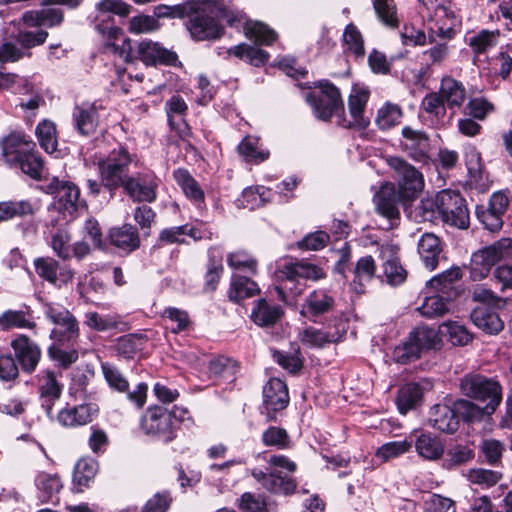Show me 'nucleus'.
<instances>
[{"label": "nucleus", "instance_id": "obj_2", "mask_svg": "<svg viewBox=\"0 0 512 512\" xmlns=\"http://www.w3.org/2000/svg\"><path fill=\"white\" fill-rule=\"evenodd\" d=\"M268 465L267 472L257 468L253 469L251 471L253 478L270 493L285 496L293 494L297 488L295 479L278 469L293 473L297 469L296 463L284 455H272L268 459Z\"/></svg>", "mask_w": 512, "mask_h": 512}, {"label": "nucleus", "instance_id": "obj_40", "mask_svg": "<svg viewBox=\"0 0 512 512\" xmlns=\"http://www.w3.org/2000/svg\"><path fill=\"white\" fill-rule=\"evenodd\" d=\"M75 127L82 135L92 134L97 126V109L94 105L77 106L73 113Z\"/></svg>", "mask_w": 512, "mask_h": 512}, {"label": "nucleus", "instance_id": "obj_54", "mask_svg": "<svg viewBox=\"0 0 512 512\" xmlns=\"http://www.w3.org/2000/svg\"><path fill=\"white\" fill-rule=\"evenodd\" d=\"M421 108L437 123L444 121L448 109L445 101L438 92L427 94L422 100Z\"/></svg>", "mask_w": 512, "mask_h": 512}, {"label": "nucleus", "instance_id": "obj_52", "mask_svg": "<svg viewBox=\"0 0 512 512\" xmlns=\"http://www.w3.org/2000/svg\"><path fill=\"white\" fill-rule=\"evenodd\" d=\"M36 136L39 145L47 153L51 154L57 150V132L53 122L49 120L41 121L36 127Z\"/></svg>", "mask_w": 512, "mask_h": 512}, {"label": "nucleus", "instance_id": "obj_56", "mask_svg": "<svg viewBox=\"0 0 512 512\" xmlns=\"http://www.w3.org/2000/svg\"><path fill=\"white\" fill-rule=\"evenodd\" d=\"M373 8L378 19L390 28L399 26L397 7L394 0H373Z\"/></svg>", "mask_w": 512, "mask_h": 512}, {"label": "nucleus", "instance_id": "obj_49", "mask_svg": "<svg viewBox=\"0 0 512 512\" xmlns=\"http://www.w3.org/2000/svg\"><path fill=\"white\" fill-rule=\"evenodd\" d=\"M34 212V206L29 200L0 202V221H6L14 217L33 215Z\"/></svg>", "mask_w": 512, "mask_h": 512}, {"label": "nucleus", "instance_id": "obj_58", "mask_svg": "<svg viewBox=\"0 0 512 512\" xmlns=\"http://www.w3.org/2000/svg\"><path fill=\"white\" fill-rule=\"evenodd\" d=\"M449 303L440 295L425 297L421 306L417 308L419 313L427 318L440 317L449 311Z\"/></svg>", "mask_w": 512, "mask_h": 512}, {"label": "nucleus", "instance_id": "obj_8", "mask_svg": "<svg viewBox=\"0 0 512 512\" xmlns=\"http://www.w3.org/2000/svg\"><path fill=\"white\" fill-rule=\"evenodd\" d=\"M387 163L394 171L400 197L407 201L418 197L424 188L422 173L406 160L397 156L389 157Z\"/></svg>", "mask_w": 512, "mask_h": 512}, {"label": "nucleus", "instance_id": "obj_57", "mask_svg": "<svg viewBox=\"0 0 512 512\" xmlns=\"http://www.w3.org/2000/svg\"><path fill=\"white\" fill-rule=\"evenodd\" d=\"M97 463L93 459L83 458L80 459L74 468L73 481L80 487H87L96 475Z\"/></svg>", "mask_w": 512, "mask_h": 512}, {"label": "nucleus", "instance_id": "obj_41", "mask_svg": "<svg viewBox=\"0 0 512 512\" xmlns=\"http://www.w3.org/2000/svg\"><path fill=\"white\" fill-rule=\"evenodd\" d=\"M435 15L437 17L436 28H430L431 33L440 38L451 39L454 35V28L458 25L454 12L439 4L436 7Z\"/></svg>", "mask_w": 512, "mask_h": 512}, {"label": "nucleus", "instance_id": "obj_53", "mask_svg": "<svg viewBox=\"0 0 512 512\" xmlns=\"http://www.w3.org/2000/svg\"><path fill=\"white\" fill-rule=\"evenodd\" d=\"M334 299L325 290H315L306 299V308L314 316L322 315L332 309Z\"/></svg>", "mask_w": 512, "mask_h": 512}, {"label": "nucleus", "instance_id": "obj_30", "mask_svg": "<svg viewBox=\"0 0 512 512\" xmlns=\"http://www.w3.org/2000/svg\"><path fill=\"white\" fill-rule=\"evenodd\" d=\"M281 306L271 304L265 299H259L251 312L252 321L261 327H268L276 324L283 316Z\"/></svg>", "mask_w": 512, "mask_h": 512}, {"label": "nucleus", "instance_id": "obj_24", "mask_svg": "<svg viewBox=\"0 0 512 512\" xmlns=\"http://www.w3.org/2000/svg\"><path fill=\"white\" fill-rule=\"evenodd\" d=\"M429 421L431 425L444 433L452 434L458 430L459 419L454 406L436 404L430 410Z\"/></svg>", "mask_w": 512, "mask_h": 512}, {"label": "nucleus", "instance_id": "obj_21", "mask_svg": "<svg viewBox=\"0 0 512 512\" xmlns=\"http://www.w3.org/2000/svg\"><path fill=\"white\" fill-rule=\"evenodd\" d=\"M187 28L196 41L216 39L223 30L217 20L205 12H198L190 17Z\"/></svg>", "mask_w": 512, "mask_h": 512}, {"label": "nucleus", "instance_id": "obj_36", "mask_svg": "<svg viewBox=\"0 0 512 512\" xmlns=\"http://www.w3.org/2000/svg\"><path fill=\"white\" fill-rule=\"evenodd\" d=\"M176 183L181 187L182 191L193 203L200 206L204 203V192L198 182L192 175L183 168H179L173 172Z\"/></svg>", "mask_w": 512, "mask_h": 512}, {"label": "nucleus", "instance_id": "obj_31", "mask_svg": "<svg viewBox=\"0 0 512 512\" xmlns=\"http://www.w3.org/2000/svg\"><path fill=\"white\" fill-rule=\"evenodd\" d=\"M470 319L475 326L487 334H498L504 327L499 315L487 307H476L470 314Z\"/></svg>", "mask_w": 512, "mask_h": 512}, {"label": "nucleus", "instance_id": "obj_6", "mask_svg": "<svg viewBox=\"0 0 512 512\" xmlns=\"http://www.w3.org/2000/svg\"><path fill=\"white\" fill-rule=\"evenodd\" d=\"M312 92L305 95V99L312 107L316 118L329 121L333 116H340L344 105L339 89L327 80L314 83Z\"/></svg>", "mask_w": 512, "mask_h": 512}, {"label": "nucleus", "instance_id": "obj_63", "mask_svg": "<svg viewBox=\"0 0 512 512\" xmlns=\"http://www.w3.org/2000/svg\"><path fill=\"white\" fill-rule=\"evenodd\" d=\"M343 40L347 48L357 57L363 58L365 55L364 41L357 27L350 23L346 26L343 34Z\"/></svg>", "mask_w": 512, "mask_h": 512}, {"label": "nucleus", "instance_id": "obj_20", "mask_svg": "<svg viewBox=\"0 0 512 512\" xmlns=\"http://www.w3.org/2000/svg\"><path fill=\"white\" fill-rule=\"evenodd\" d=\"M99 407L95 403L66 407L59 411L57 419L65 427L83 426L92 422L98 415Z\"/></svg>", "mask_w": 512, "mask_h": 512}, {"label": "nucleus", "instance_id": "obj_34", "mask_svg": "<svg viewBox=\"0 0 512 512\" xmlns=\"http://www.w3.org/2000/svg\"><path fill=\"white\" fill-rule=\"evenodd\" d=\"M494 255L489 247H484L472 254L469 274L473 281H480L488 276L492 267L496 264Z\"/></svg>", "mask_w": 512, "mask_h": 512}, {"label": "nucleus", "instance_id": "obj_7", "mask_svg": "<svg viewBox=\"0 0 512 512\" xmlns=\"http://www.w3.org/2000/svg\"><path fill=\"white\" fill-rule=\"evenodd\" d=\"M461 392L470 398L487 401V410L496 411L502 401V388L497 381L480 374H467L460 382Z\"/></svg>", "mask_w": 512, "mask_h": 512}, {"label": "nucleus", "instance_id": "obj_45", "mask_svg": "<svg viewBox=\"0 0 512 512\" xmlns=\"http://www.w3.org/2000/svg\"><path fill=\"white\" fill-rule=\"evenodd\" d=\"M237 149L245 161L255 164L261 163L269 157V151L262 147L259 138L253 136L245 137Z\"/></svg>", "mask_w": 512, "mask_h": 512}, {"label": "nucleus", "instance_id": "obj_55", "mask_svg": "<svg viewBox=\"0 0 512 512\" xmlns=\"http://www.w3.org/2000/svg\"><path fill=\"white\" fill-rule=\"evenodd\" d=\"M0 326L4 330L13 328H28L33 329L36 324L31 320L30 315L24 311L7 310L0 316Z\"/></svg>", "mask_w": 512, "mask_h": 512}, {"label": "nucleus", "instance_id": "obj_48", "mask_svg": "<svg viewBox=\"0 0 512 512\" xmlns=\"http://www.w3.org/2000/svg\"><path fill=\"white\" fill-rule=\"evenodd\" d=\"M185 236L191 237L194 241L201 238L197 229L186 224L163 229L159 234V241L166 244H183Z\"/></svg>", "mask_w": 512, "mask_h": 512}, {"label": "nucleus", "instance_id": "obj_33", "mask_svg": "<svg viewBox=\"0 0 512 512\" xmlns=\"http://www.w3.org/2000/svg\"><path fill=\"white\" fill-rule=\"evenodd\" d=\"M272 191L264 186H251L243 190L241 196L236 199L238 208L254 210L264 206L272 199Z\"/></svg>", "mask_w": 512, "mask_h": 512}, {"label": "nucleus", "instance_id": "obj_19", "mask_svg": "<svg viewBox=\"0 0 512 512\" xmlns=\"http://www.w3.org/2000/svg\"><path fill=\"white\" fill-rule=\"evenodd\" d=\"M344 333V326L341 329L338 326L324 329H317L310 326L301 330L298 338L300 342L307 347L322 348L326 344L340 341Z\"/></svg>", "mask_w": 512, "mask_h": 512}, {"label": "nucleus", "instance_id": "obj_4", "mask_svg": "<svg viewBox=\"0 0 512 512\" xmlns=\"http://www.w3.org/2000/svg\"><path fill=\"white\" fill-rule=\"evenodd\" d=\"M136 164L135 156L125 147L119 146L99 160L98 170L102 184L109 191H115L123 186L130 176V167Z\"/></svg>", "mask_w": 512, "mask_h": 512}, {"label": "nucleus", "instance_id": "obj_51", "mask_svg": "<svg viewBox=\"0 0 512 512\" xmlns=\"http://www.w3.org/2000/svg\"><path fill=\"white\" fill-rule=\"evenodd\" d=\"M402 115L399 105L387 102L378 109L375 124L381 130H388L400 123Z\"/></svg>", "mask_w": 512, "mask_h": 512}, {"label": "nucleus", "instance_id": "obj_5", "mask_svg": "<svg viewBox=\"0 0 512 512\" xmlns=\"http://www.w3.org/2000/svg\"><path fill=\"white\" fill-rule=\"evenodd\" d=\"M435 206L444 223L460 229L469 226V212L465 199L460 193L451 190H442L437 193L434 201H422L423 209H432Z\"/></svg>", "mask_w": 512, "mask_h": 512}, {"label": "nucleus", "instance_id": "obj_3", "mask_svg": "<svg viewBox=\"0 0 512 512\" xmlns=\"http://www.w3.org/2000/svg\"><path fill=\"white\" fill-rule=\"evenodd\" d=\"M324 277L323 270L307 261L289 262L277 271V278L280 284L275 288L278 297L286 301L288 292L292 296L300 295L305 285L301 280H319Z\"/></svg>", "mask_w": 512, "mask_h": 512}, {"label": "nucleus", "instance_id": "obj_42", "mask_svg": "<svg viewBox=\"0 0 512 512\" xmlns=\"http://www.w3.org/2000/svg\"><path fill=\"white\" fill-rule=\"evenodd\" d=\"M408 337L416 348H418V352L420 354L427 350L436 349L441 342L438 332L435 329L426 326L414 328L409 333Z\"/></svg>", "mask_w": 512, "mask_h": 512}, {"label": "nucleus", "instance_id": "obj_29", "mask_svg": "<svg viewBox=\"0 0 512 512\" xmlns=\"http://www.w3.org/2000/svg\"><path fill=\"white\" fill-rule=\"evenodd\" d=\"M109 239L112 245L126 252H132L140 245L138 230L131 224L112 228L109 233Z\"/></svg>", "mask_w": 512, "mask_h": 512}, {"label": "nucleus", "instance_id": "obj_61", "mask_svg": "<svg viewBox=\"0 0 512 512\" xmlns=\"http://www.w3.org/2000/svg\"><path fill=\"white\" fill-rule=\"evenodd\" d=\"M71 235L65 228H59L51 234L50 246L54 253L63 260L71 257L70 251Z\"/></svg>", "mask_w": 512, "mask_h": 512}, {"label": "nucleus", "instance_id": "obj_44", "mask_svg": "<svg viewBox=\"0 0 512 512\" xmlns=\"http://www.w3.org/2000/svg\"><path fill=\"white\" fill-rule=\"evenodd\" d=\"M79 324L74 315L70 312L64 320L55 325L50 337L62 343H75L79 338Z\"/></svg>", "mask_w": 512, "mask_h": 512}, {"label": "nucleus", "instance_id": "obj_15", "mask_svg": "<svg viewBox=\"0 0 512 512\" xmlns=\"http://www.w3.org/2000/svg\"><path fill=\"white\" fill-rule=\"evenodd\" d=\"M403 150L416 162L426 163L429 159L430 142L428 135L418 129L405 126L402 129Z\"/></svg>", "mask_w": 512, "mask_h": 512}, {"label": "nucleus", "instance_id": "obj_14", "mask_svg": "<svg viewBox=\"0 0 512 512\" xmlns=\"http://www.w3.org/2000/svg\"><path fill=\"white\" fill-rule=\"evenodd\" d=\"M61 373H55L51 370H44L38 375V392L41 406L45 409L47 415L52 417V409L57 400H59L63 385L59 378Z\"/></svg>", "mask_w": 512, "mask_h": 512}, {"label": "nucleus", "instance_id": "obj_35", "mask_svg": "<svg viewBox=\"0 0 512 512\" xmlns=\"http://www.w3.org/2000/svg\"><path fill=\"white\" fill-rule=\"evenodd\" d=\"M35 485L38 490V496L42 501H50L57 497L63 483L56 473L39 472L35 478Z\"/></svg>", "mask_w": 512, "mask_h": 512}, {"label": "nucleus", "instance_id": "obj_26", "mask_svg": "<svg viewBox=\"0 0 512 512\" xmlns=\"http://www.w3.org/2000/svg\"><path fill=\"white\" fill-rule=\"evenodd\" d=\"M442 252L440 239L433 233H424L418 242V254L424 266L432 271L439 262Z\"/></svg>", "mask_w": 512, "mask_h": 512}, {"label": "nucleus", "instance_id": "obj_62", "mask_svg": "<svg viewBox=\"0 0 512 512\" xmlns=\"http://www.w3.org/2000/svg\"><path fill=\"white\" fill-rule=\"evenodd\" d=\"M462 277V272L459 267H452L428 281V285L441 293H448L452 284Z\"/></svg>", "mask_w": 512, "mask_h": 512}, {"label": "nucleus", "instance_id": "obj_27", "mask_svg": "<svg viewBox=\"0 0 512 512\" xmlns=\"http://www.w3.org/2000/svg\"><path fill=\"white\" fill-rule=\"evenodd\" d=\"M165 109L170 126L177 130L181 136L188 135L189 128L184 120L188 106L184 99L179 95H173L166 101Z\"/></svg>", "mask_w": 512, "mask_h": 512}, {"label": "nucleus", "instance_id": "obj_47", "mask_svg": "<svg viewBox=\"0 0 512 512\" xmlns=\"http://www.w3.org/2000/svg\"><path fill=\"white\" fill-rule=\"evenodd\" d=\"M11 166L19 167L23 173L35 180H40L44 171V163L38 153L32 149L19 158V161L11 163Z\"/></svg>", "mask_w": 512, "mask_h": 512}, {"label": "nucleus", "instance_id": "obj_9", "mask_svg": "<svg viewBox=\"0 0 512 512\" xmlns=\"http://www.w3.org/2000/svg\"><path fill=\"white\" fill-rule=\"evenodd\" d=\"M141 428L145 434L164 442L175 438V426L172 413L161 406L150 407L141 418Z\"/></svg>", "mask_w": 512, "mask_h": 512}, {"label": "nucleus", "instance_id": "obj_17", "mask_svg": "<svg viewBox=\"0 0 512 512\" xmlns=\"http://www.w3.org/2000/svg\"><path fill=\"white\" fill-rule=\"evenodd\" d=\"M11 347L23 371L33 372L41 358L39 346L26 335L20 334L12 340Z\"/></svg>", "mask_w": 512, "mask_h": 512}, {"label": "nucleus", "instance_id": "obj_18", "mask_svg": "<svg viewBox=\"0 0 512 512\" xmlns=\"http://www.w3.org/2000/svg\"><path fill=\"white\" fill-rule=\"evenodd\" d=\"M400 201L405 200L400 197L395 185L389 182L381 185L380 189L374 195V203L377 212L390 220L399 218L400 211L398 209V203Z\"/></svg>", "mask_w": 512, "mask_h": 512}, {"label": "nucleus", "instance_id": "obj_43", "mask_svg": "<svg viewBox=\"0 0 512 512\" xmlns=\"http://www.w3.org/2000/svg\"><path fill=\"white\" fill-rule=\"evenodd\" d=\"M415 449L420 457L431 461L440 459L444 453L441 441L428 433H421L416 438Z\"/></svg>", "mask_w": 512, "mask_h": 512}, {"label": "nucleus", "instance_id": "obj_12", "mask_svg": "<svg viewBox=\"0 0 512 512\" xmlns=\"http://www.w3.org/2000/svg\"><path fill=\"white\" fill-rule=\"evenodd\" d=\"M36 274L52 285L61 287L73 281L75 272L69 266H61L51 257H38L34 260Z\"/></svg>", "mask_w": 512, "mask_h": 512}, {"label": "nucleus", "instance_id": "obj_11", "mask_svg": "<svg viewBox=\"0 0 512 512\" xmlns=\"http://www.w3.org/2000/svg\"><path fill=\"white\" fill-rule=\"evenodd\" d=\"M369 97L370 91L367 88L354 86L348 97V109L351 120L342 119L339 123L345 128H367L370 120L365 116V109Z\"/></svg>", "mask_w": 512, "mask_h": 512}, {"label": "nucleus", "instance_id": "obj_28", "mask_svg": "<svg viewBox=\"0 0 512 512\" xmlns=\"http://www.w3.org/2000/svg\"><path fill=\"white\" fill-rule=\"evenodd\" d=\"M438 93L445 101L447 108L453 111L461 107L466 99L464 85L450 76L442 78Z\"/></svg>", "mask_w": 512, "mask_h": 512}, {"label": "nucleus", "instance_id": "obj_39", "mask_svg": "<svg viewBox=\"0 0 512 512\" xmlns=\"http://www.w3.org/2000/svg\"><path fill=\"white\" fill-rule=\"evenodd\" d=\"M259 291L257 283L253 280L245 276L233 275L228 296L231 301L239 303L242 300L255 296Z\"/></svg>", "mask_w": 512, "mask_h": 512}, {"label": "nucleus", "instance_id": "obj_25", "mask_svg": "<svg viewBox=\"0 0 512 512\" xmlns=\"http://www.w3.org/2000/svg\"><path fill=\"white\" fill-rule=\"evenodd\" d=\"M64 20V13L60 8H43L41 10L27 11L22 15L24 24L30 27L52 28L59 26Z\"/></svg>", "mask_w": 512, "mask_h": 512}, {"label": "nucleus", "instance_id": "obj_64", "mask_svg": "<svg viewBox=\"0 0 512 512\" xmlns=\"http://www.w3.org/2000/svg\"><path fill=\"white\" fill-rule=\"evenodd\" d=\"M473 457L474 453L470 448L466 446H456L447 451L446 457L443 460V467L453 469L469 462Z\"/></svg>", "mask_w": 512, "mask_h": 512}, {"label": "nucleus", "instance_id": "obj_1", "mask_svg": "<svg viewBox=\"0 0 512 512\" xmlns=\"http://www.w3.org/2000/svg\"><path fill=\"white\" fill-rule=\"evenodd\" d=\"M109 33L121 43H113L111 47L124 61L133 62L135 60L142 61L146 66L173 65L177 61V54L166 49L158 42L152 40H143L132 47L131 40L122 36L117 38L120 29L117 27L110 28Z\"/></svg>", "mask_w": 512, "mask_h": 512}, {"label": "nucleus", "instance_id": "obj_32", "mask_svg": "<svg viewBox=\"0 0 512 512\" xmlns=\"http://www.w3.org/2000/svg\"><path fill=\"white\" fill-rule=\"evenodd\" d=\"M376 273V264L372 256L366 255L358 259L353 269L351 286L358 293H364L366 285L371 282Z\"/></svg>", "mask_w": 512, "mask_h": 512}, {"label": "nucleus", "instance_id": "obj_59", "mask_svg": "<svg viewBox=\"0 0 512 512\" xmlns=\"http://www.w3.org/2000/svg\"><path fill=\"white\" fill-rule=\"evenodd\" d=\"M498 32L482 30L468 39V45L471 47L475 57L486 53L497 43Z\"/></svg>", "mask_w": 512, "mask_h": 512}, {"label": "nucleus", "instance_id": "obj_38", "mask_svg": "<svg viewBox=\"0 0 512 512\" xmlns=\"http://www.w3.org/2000/svg\"><path fill=\"white\" fill-rule=\"evenodd\" d=\"M454 411L457 417L462 418L464 422L475 423L482 421L485 417L491 416L495 411H488L487 404L480 407L477 404L466 399H459L454 402Z\"/></svg>", "mask_w": 512, "mask_h": 512}, {"label": "nucleus", "instance_id": "obj_23", "mask_svg": "<svg viewBox=\"0 0 512 512\" xmlns=\"http://www.w3.org/2000/svg\"><path fill=\"white\" fill-rule=\"evenodd\" d=\"M35 148L33 140L21 132H13L2 141V155L8 164L19 161V158Z\"/></svg>", "mask_w": 512, "mask_h": 512}, {"label": "nucleus", "instance_id": "obj_60", "mask_svg": "<svg viewBox=\"0 0 512 512\" xmlns=\"http://www.w3.org/2000/svg\"><path fill=\"white\" fill-rule=\"evenodd\" d=\"M411 448L412 441H391L380 446L377 449L375 455L383 462H387L407 453L408 451H410Z\"/></svg>", "mask_w": 512, "mask_h": 512}, {"label": "nucleus", "instance_id": "obj_16", "mask_svg": "<svg viewBox=\"0 0 512 512\" xmlns=\"http://www.w3.org/2000/svg\"><path fill=\"white\" fill-rule=\"evenodd\" d=\"M47 194H55L64 210L70 214L77 210L80 191L72 182L53 177L50 182L41 187Z\"/></svg>", "mask_w": 512, "mask_h": 512}, {"label": "nucleus", "instance_id": "obj_13", "mask_svg": "<svg viewBox=\"0 0 512 512\" xmlns=\"http://www.w3.org/2000/svg\"><path fill=\"white\" fill-rule=\"evenodd\" d=\"M398 251V247L391 243H384L378 249V258L383 262L387 283L392 286L402 284L407 278V271L400 263Z\"/></svg>", "mask_w": 512, "mask_h": 512}, {"label": "nucleus", "instance_id": "obj_50", "mask_svg": "<svg viewBox=\"0 0 512 512\" xmlns=\"http://www.w3.org/2000/svg\"><path fill=\"white\" fill-rule=\"evenodd\" d=\"M238 369L237 362L224 356L216 357L209 362L210 375L221 378L227 382H233Z\"/></svg>", "mask_w": 512, "mask_h": 512}, {"label": "nucleus", "instance_id": "obj_22", "mask_svg": "<svg viewBox=\"0 0 512 512\" xmlns=\"http://www.w3.org/2000/svg\"><path fill=\"white\" fill-rule=\"evenodd\" d=\"M289 403L288 388L285 382L278 378L270 379L263 388V404L268 412H277L287 407Z\"/></svg>", "mask_w": 512, "mask_h": 512}, {"label": "nucleus", "instance_id": "obj_37", "mask_svg": "<svg viewBox=\"0 0 512 512\" xmlns=\"http://www.w3.org/2000/svg\"><path fill=\"white\" fill-rule=\"evenodd\" d=\"M423 391L419 384L408 383L402 386L396 398L399 412L405 415L408 411L415 409L422 401Z\"/></svg>", "mask_w": 512, "mask_h": 512}, {"label": "nucleus", "instance_id": "obj_46", "mask_svg": "<svg viewBox=\"0 0 512 512\" xmlns=\"http://www.w3.org/2000/svg\"><path fill=\"white\" fill-rule=\"evenodd\" d=\"M228 54L243 59L255 67L263 66L269 59V54L266 51L246 43L230 48Z\"/></svg>", "mask_w": 512, "mask_h": 512}, {"label": "nucleus", "instance_id": "obj_10", "mask_svg": "<svg viewBox=\"0 0 512 512\" xmlns=\"http://www.w3.org/2000/svg\"><path fill=\"white\" fill-rule=\"evenodd\" d=\"M160 179L152 171L137 172L123 183V190L134 202L153 203L157 199Z\"/></svg>", "mask_w": 512, "mask_h": 512}]
</instances>
